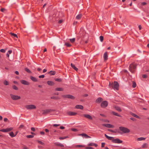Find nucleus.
<instances>
[{"label":"nucleus","instance_id":"f257e3e1","mask_svg":"<svg viewBox=\"0 0 149 149\" xmlns=\"http://www.w3.org/2000/svg\"><path fill=\"white\" fill-rule=\"evenodd\" d=\"M104 135L107 139L109 140H111L112 141L113 143H122L123 142L122 141L118 139H113L114 138L113 137L109 136L106 134H105Z\"/></svg>","mask_w":149,"mask_h":149},{"label":"nucleus","instance_id":"f03ea898","mask_svg":"<svg viewBox=\"0 0 149 149\" xmlns=\"http://www.w3.org/2000/svg\"><path fill=\"white\" fill-rule=\"evenodd\" d=\"M137 66L136 64L133 63L130 65L129 69L132 73H134L135 71Z\"/></svg>","mask_w":149,"mask_h":149},{"label":"nucleus","instance_id":"7ed1b4c3","mask_svg":"<svg viewBox=\"0 0 149 149\" xmlns=\"http://www.w3.org/2000/svg\"><path fill=\"white\" fill-rule=\"evenodd\" d=\"M120 130L122 131L124 133H127L130 132V130L128 128L123 127H119Z\"/></svg>","mask_w":149,"mask_h":149},{"label":"nucleus","instance_id":"20e7f679","mask_svg":"<svg viewBox=\"0 0 149 149\" xmlns=\"http://www.w3.org/2000/svg\"><path fill=\"white\" fill-rule=\"evenodd\" d=\"M55 111V110L53 109H47L44 110L42 111L43 112L42 114L44 115H46L47 114L51 112L52 111Z\"/></svg>","mask_w":149,"mask_h":149},{"label":"nucleus","instance_id":"39448f33","mask_svg":"<svg viewBox=\"0 0 149 149\" xmlns=\"http://www.w3.org/2000/svg\"><path fill=\"white\" fill-rule=\"evenodd\" d=\"M25 107L27 109L31 110L36 108V106L33 104L27 105H25Z\"/></svg>","mask_w":149,"mask_h":149},{"label":"nucleus","instance_id":"423d86ee","mask_svg":"<svg viewBox=\"0 0 149 149\" xmlns=\"http://www.w3.org/2000/svg\"><path fill=\"white\" fill-rule=\"evenodd\" d=\"M108 102L107 101H102L101 104V107L103 108H105L107 107L108 105Z\"/></svg>","mask_w":149,"mask_h":149},{"label":"nucleus","instance_id":"0eeeda50","mask_svg":"<svg viewBox=\"0 0 149 149\" xmlns=\"http://www.w3.org/2000/svg\"><path fill=\"white\" fill-rule=\"evenodd\" d=\"M62 97L64 98H70L72 100H74L75 98L74 96L70 95H63Z\"/></svg>","mask_w":149,"mask_h":149},{"label":"nucleus","instance_id":"6e6552de","mask_svg":"<svg viewBox=\"0 0 149 149\" xmlns=\"http://www.w3.org/2000/svg\"><path fill=\"white\" fill-rule=\"evenodd\" d=\"M11 98L14 100H17L20 99L21 98V97L20 96L18 95H15L13 94H11L10 95Z\"/></svg>","mask_w":149,"mask_h":149},{"label":"nucleus","instance_id":"1a4fd4ad","mask_svg":"<svg viewBox=\"0 0 149 149\" xmlns=\"http://www.w3.org/2000/svg\"><path fill=\"white\" fill-rule=\"evenodd\" d=\"M119 85L117 81L114 82L113 88H115L116 90H118L119 89Z\"/></svg>","mask_w":149,"mask_h":149},{"label":"nucleus","instance_id":"9d476101","mask_svg":"<svg viewBox=\"0 0 149 149\" xmlns=\"http://www.w3.org/2000/svg\"><path fill=\"white\" fill-rule=\"evenodd\" d=\"M13 130L12 127L7 128L6 129H3L0 130V131L3 132H7Z\"/></svg>","mask_w":149,"mask_h":149},{"label":"nucleus","instance_id":"9b49d317","mask_svg":"<svg viewBox=\"0 0 149 149\" xmlns=\"http://www.w3.org/2000/svg\"><path fill=\"white\" fill-rule=\"evenodd\" d=\"M20 82L22 84L25 85H29L30 84L29 82L23 80H20Z\"/></svg>","mask_w":149,"mask_h":149},{"label":"nucleus","instance_id":"f8f14e48","mask_svg":"<svg viewBox=\"0 0 149 149\" xmlns=\"http://www.w3.org/2000/svg\"><path fill=\"white\" fill-rule=\"evenodd\" d=\"M83 116L90 120H92L93 119L92 116L89 114H84L83 115Z\"/></svg>","mask_w":149,"mask_h":149},{"label":"nucleus","instance_id":"ddd939ff","mask_svg":"<svg viewBox=\"0 0 149 149\" xmlns=\"http://www.w3.org/2000/svg\"><path fill=\"white\" fill-rule=\"evenodd\" d=\"M102 125L108 128H113L114 127L113 125L109 124H103Z\"/></svg>","mask_w":149,"mask_h":149},{"label":"nucleus","instance_id":"4468645a","mask_svg":"<svg viewBox=\"0 0 149 149\" xmlns=\"http://www.w3.org/2000/svg\"><path fill=\"white\" fill-rule=\"evenodd\" d=\"M68 115L70 116H75L77 114V113L74 112L69 111L67 112Z\"/></svg>","mask_w":149,"mask_h":149},{"label":"nucleus","instance_id":"2eb2a0df","mask_svg":"<svg viewBox=\"0 0 149 149\" xmlns=\"http://www.w3.org/2000/svg\"><path fill=\"white\" fill-rule=\"evenodd\" d=\"M79 136H81L83 137H84L86 138H91V137L88 136L86 134L84 133H82L79 134Z\"/></svg>","mask_w":149,"mask_h":149},{"label":"nucleus","instance_id":"dca6fc26","mask_svg":"<svg viewBox=\"0 0 149 149\" xmlns=\"http://www.w3.org/2000/svg\"><path fill=\"white\" fill-rule=\"evenodd\" d=\"M47 83L48 85L51 86H54L55 84L54 82L50 81H47Z\"/></svg>","mask_w":149,"mask_h":149},{"label":"nucleus","instance_id":"f3484780","mask_svg":"<svg viewBox=\"0 0 149 149\" xmlns=\"http://www.w3.org/2000/svg\"><path fill=\"white\" fill-rule=\"evenodd\" d=\"M103 100V99L101 97H98L96 100V102L97 103H100Z\"/></svg>","mask_w":149,"mask_h":149},{"label":"nucleus","instance_id":"a211bd4d","mask_svg":"<svg viewBox=\"0 0 149 149\" xmlns=\"http://www.w3.org/2000/svg\"><path fill=\"white\" fill-rule=\"evenodd\" d=\"M104 61H106L108 59V55L107 52H105L104 54Z\"/></svg>","mask_w":149,"mask_h":149},{"label":"nucleus","instance_id":"6ab92c4d","mask_svg":"<svg viewBox=\"0 0 149 149\" xmlns=\"http://www.w3.org/2000/svg\"><path fill=\"white\" fill-rule=\"evenodd\" d=\"M75 108L77 109H84V107L83 106L81 105H77L76 106Z\"/></svg>","mask_w":149,"mask_h":149},{"label":"nucleus","instance_id":"aec40b11","mask_svg":"<svg viewBox=\"0 0 149 149\" xmlns=\"http://www.w3.org/2000/svg\"><path fill=\"white\" fill-rule=\"evenodd\" d=\"M30 78L34 82H37L38 81V79L34 77L31 76L30 77Z\"/></svg>","mask_w":149,"mask_h":149},{"label":"nucleus","instance_id":"412c9836","mask_svg":"<svg viewBox=\"0 0 149 149\" xmlns=\"http://www.w3.org/2000/svg\"><path fill=\"white\" fill-rule=\"evenodd\" d=\"M54 144L55 145L57 146H60L61 147H64V146L63 144L57 142H55Z\"/></svg>","mask_w":149,"mask_h":149},{"label":"nucleus","instance_id":"4be33fe9","mask_svg":"<svg viewBox=\"0 0 149 149\" xmlns=\"http://www.w3.org/2000/svg\"><path fill=\"white\" fill-rule=\"evenodd\" d=\"M82 15L81 14H80L77 16L76 19L78 20H79L82 17Z\"/></svg>","mask_w":149,"mask_h":149},{"label":"nucleus","instance_id":"5701e85b","mask_svg":"<svg viewBox=\"0 0 149 149\" xmlns=\"http://www.w3.org/2000/svg\"><path fill=\"white\" fill-rule=\"evenodd\" d=\"M56 91H63L64 89L62 88H56L55 89Z\"/></svg>","mask_w":149,"mask_h":149},{"label":"nucleus","instance_id":"b1692460","mask_svg":"<svg viewBox=\"0 0 149 149\" xmlns=\"http://www.w3.org/2000/svg\"><path fill=\"white\" fill-rule=\"evenodd\" d=\"M56 72L54 71H50L48 72V74H49L50 75H54L56 74Z\"/></svg>","mask_w":149,"mask_h":149},{"label":"nucleus","instance_id":"393cba45","mask_svg":"<svg viewBox=\"0 0 149 149\" xmlns=\"http://www.w3.org/2000/svg\"><path fill=\"white\" fill-rule=\"evenodd\" d=\"M112 113L114 115L116 116H118L120 117H121L122 116L120 114H118L117 113H116L114 111H112Z\"/></svg>","mask_w":149,"mask_h":149},{"label":"nucleus","instance_id":"a878e982","mask_svg":"<svg viewBox=\"0 0 149 149\" xmlns=\"http://www.w3.org/2000/svg\"><path fill=\"white\" fill-rule=\"evenodd\" d=\"M71 66L72 68L75 70L76 71H77L78 70V69L75 66L74 64L71 63Z\"/></svg>","mask_w":149,"mask_h":149},{"label":"nucleus","instance_id":"bb28decb","mask_svg":"<svg viewBox=\"0 0 149 149\" xmlns=\"http://www.w3.org/2000/svg\"><path fill=\"white\" fill-rule=\"evenodd\" d=\"M88 145L89 146H94L96 147H97V144L93 143H90L88 144Z\"/></svg>","mask_w":149,"mask_h":149},{"label":"nucleus","instance_id":"cd10ccee","mask_svg":"<svg viewBox=\"0 0 149 149\" xmlns=\"http://www.w3.org/2000/svg\"><path fill=\"white\" fill-rule=\"evenodd\" d=\"M148 147V144L147 143H144L142 146V148H146Z\"/></svg>","mask_w":149,"mask_h":149},{"label":"nucleus","instance_id":"c85d7f7f","mask_svg":"<svg viewBox=\"0 0 149 149\" xmlns=\"http://www.w3.org/2000/svg\"><path fill=\"white\" fill-rule=\"evenodd\" d=\"M146 138L143 137H141L140 138H138L137 139V140L138 141H140L142 140H145Z\"/></svg>","mask_w":149,"mask_h":149},{"label":"nucleus","instance_id":"c756f323","mask_svg":"<svg viewBox=\"0 0 149 149\" xmlns=\"http://www.w3.org/2000/svg\"><path fill=\"white\" fill-rule=\"evenodd\" d=\"M51 98L56 100L60 99V98L58 96H52L51 97Z\"/></svg>","mask_w":149,"mask_h":149},{"label":"nucleus","instance_id":"7c9ffc66","mask_svg":"<svg viewBox=\"0 0 149 149\" xmlns=\"http://www.w3.org/2000/svg\"><path fill=\"white\" fill-rule=\"evenodd\" d=\"M115 109L116 110L119 112H121L122 111L120 108L119 107H115Z\"/></svg>","mask_w":149,"mask_h":149},{"label":"nucleus","instance_id":"2f4dec72","mask_svg":"<svg viewBox=\"0 0 149 149\" xmlns=\"http://www.w3.org/2000/svg\"><path fill=\"white\" fill-rule=\"evenodd\" d=\"M10 135L12 137H13L15 136V135L14 134L13 132H11L9 133Z\"/></svg>","mask_w":149,"mask_h":149},{"label":"nucleus","instance_id":"473e14b6","mask_svg":"<svg viewBox=\"0 0 149 149\" xmlns=\"http://www.w3.org/2000/svg\"><path fill=\"white\" fill-rule=\"evenodd\" d=\"M65 45L68 47H70L72 45L71 44H70L68 42L65 43Z\"/></svg>","mask_w":149,"mask_h":149},{"label":"nucleus","instance_id":"72a5a7b5","mask_svg":"<svg viewBox=\"0 0 149 149\" xmlns=\"http://www.w3.org/2000/svg\"><path fill=\"white\" fill-rule=\"evenodd\" d=\"M136 86V82L134 81H132V87L133 88H135Z\"/></svg>","mask_w":149,"mask_h":149},{"label":"nucleus","instance_id":"f704fd0d","mask_svg":"<svg viewBox=\"0 0 149 149\" xmlns=\"http://www.w3.org/2000/svg\"><path fill=\"white\" fill-rule=\"evenodd\" d=\"M25 70L26 72H27L29 73H31V71L27 68H25Z\"/></svg>","mask_w":149,"mask_h":149},{"label":"nucleus","instance_id":"c9c22d12","mask_svg":"<svg viewBox=\"0 0 149 149\" xmlns=\"http://www.w3.org/2000/svg\"><path fill=\"white\" fill-rule=\"evenodd\" d=\"M132 115L134 117H136V118H140V117L138 116V115H136V114L133 113L132 114Z\"/></svg>","mask_w":149,"mask_h":149},{"label":"nucleus","instance_id":"e433bc0d","mask_svg":"<svg viewBox=\"0 0 149 149\" xmlns=\"http://www.w3.org/2000/svg\"><path fill=\"white\" fill-rule=\"evenodd\" d=\"M68 136H65L64 137H60L59 138V139L60 140H63V139H65L68 138Z\"/></svg>","mask_w":149,"mask_h":149},{"label":"nucleus","instance_id":"4c0bfd02","mask_svg":"<svg viewBox=\"0 0 149 149\" xmlns=\"http://www.w3.org/2000/svg\"><path fill=\"white\" fill-rule=\"evenodd\" d=\"M10 34L12 36H13L15 37H16V38H18L17 35L15 34L11 33H10Z\"/></svg>","mask_w":149,"mask_h":149},{"label":"nucleus","instance_id":"58836bf2","mask_svg":"<svg viewBox=\"0 0 149 149\" xmlns=\"http://www.w3.org/2000/svg\"><path fill=\"white\" fill-rule=\"evenodd\" d=\"M37 141L38 143L41 144V145H44L45 144H44V143H43V142H42V141H39V140H37Z\"/></svg>","mask_w":149,"mask_h":149},{"label":"nucleus","instance_id":"ea45409f","mask_svg":"<svg viewBox=\"0 0 149 149\" xmlns=\"http://www.w3.org/2000/svg\"><path fill=\"white\" fill-rule=\"evenodd\" d=\"M13 88L14 89L16 90H18V88L15 85H14L13 86Z\"/></svg>","mask_w":149,"mask_h":149},{"label":"nucleus","instance_id":"a19ab883","mask_svg":"<svg viewBox=\"0 0 149 149\" xmlns=\"http://www.w3.org/2000/svg\"><path fill=\"white\" fill-rule=\"evenodd\" d=\"M3 84L5 85H7L9 84L8 82L6 80H5L3 82Z\"/></svg>","mask_w":149,"mask_h":149},{"label":"nucleus","instance_id":"79ce46f5","mask_svg":"<svg viewBox=\"0 0 149 149\" xmlns=\"http://www.w3.org/2000/svg\"><path fill=\"white\" fill-rule=\"evenodd\" d=\"M70 41L71 43H73L75 41V38H73L72 39H70Z\"/></svg>","mask_w":149,"mask_h":149},{"label":"nucleus","instance_id":"37998d69","mask_svg":"<svg viewBox=\"0 0 149 149\" xmlns=\"http://www.w3.org/2000/svg\"><path fill=\"white\" fill-rule=\"evenodd\" d=\"M26 137L28 138H32L34 136L33 135H29L26 136Z\"/></svg>","mask_w":149,"mask_h":149},{"label":"nucleus","instance_id":"c03bdc74","mask_svg":"<svg viewBox=\"0 0 149 149\" xmlns=\"http://www.w3.org/2000/svg\"><path fill=\"white\" fill-rule=\"evenodd\" d=\"M55 80L56 81H58V82H61L62 81V80L61 79H55Z\"/></svg>","mask_w":149,"mask_h":149},{"label":"nucleus","instance_id":"a18cd8bd","mask_svg":"<svg viewBox=\"0 0 149 149\" xmlns=\"http://www.w3.org/2000/svg\"><path fill=\"white\" fill-rule=\"evenodd\" d=\"M76 147H80V148H83L84 147V146L83 145H77L76 146Z\"/></svg>","mask_w":149,"mask_h":149},{"label":"nucleus","instance_id":"49530a36","mask_svg":"<svg viewBox=\"0 0 149 149\" xmlns=\"http://www.w3.org/2000/svg\"><path fill=\"white\" fill-rule=\"evenodd\" d=\"M100 41L101 42H102L103 41V39H104L103 37V36H101L100 37Z\"/></svg>","mask_w":149,"mask_h":149},{"label":"nucleus","instance_id":"de8ad7c7","mask_svg":"<svg viewBox=\"0 0 149 149\" xmlns=\"http://www.w3.org/2000/svg\"><path fill=\"white\" fill-rule=\"evenodd\" d=\"M108 131L109 132H112V133H116V132L114 131L113 130H111V129H108Z\"/></svg>","mask_w":149,"mask_h":149},{"label":"nucleus","instance_id":"09e8293b","mask_svg":"<svg viewBox=\"0 0 149 149\" xmlns=\"http://www.w3.org/2000/svg\"><path fill=\"white\" fill-rule=\"evenodd\" d=\"M142 77L143 78H146L147 77V75L146 74H143L142 75Z\"/></svg>","mask_w":149,"mask_h":149},{"label":"nucleus","instance_id":"8fccbe9b","mask_svg":"<svg viewBox=\"0 0 149 149\" xmlns=\"http://www.w3.org/2000/svg\"><path fill=\"white\" fill-rule=\"evenodd\" d=\"M71 130L72 131L75 132H77L78 131V130L77 129L75 128H72L71 129Z\"/></svg>","mask_w":149,"mask_h":149},{"label":"nucleus","instance_id":"3c124183","mask_svg":"<svg viewBox=\"0 0 149 149\" xmlns=\"http://www.w3.org/2000/svg\"><path fill=\"white\" fill-rule=\"evenodd\" d=\"M0 51L2 53H5V50L3 49H1L0 50Z\"/></svg>","mask_w":149,"mask_h":149},{"label":"nucleus","instance_id":"603ef678","mask_svg":"<svg viewBox=\"0 0 149 149\" xmlns=\"http://www.w3.org/2000/svg\"><path fill=\"white\" fill-rule=\"evenodd\" d=\"M45 77V75H42L39 76V77L40 78H43Z\"/></svg>","mask_w":149,"mask_h":149},{"label":"nucleus","instance_id":"864d4df0","mask_svg":"<svg viewBox=\"0 0 149 149\" xmlns=\"http://www.w3.org/2000/svg\"><path fill=\"white\" fill-rule=\"evenodd\" d=\"M86 149H93V147H87L86 148Z\"/></svg>","mask_w":149,"mask_h":149},{"label":"nucleus","instance_id":"5fc2aeb1","mask_svg":"<svg viewBox=\"0 0 149 149\" xmlns=\"http://www.w3.org/2000/svg\"><path fill=\"white\" fill-rule=\"evenodd\" d=\"M2 12H4L6 10V9L4 8H2L0 10Z\"/></svg>","mask_w":149,"mask_h":149},{"label":"nucleus","instance_id":"6e6d98bb","mask_svg":"<svg viewBox=\"0 0 149 149\" xmlns=\"http://www.w3.org/2000/svg\"><path fill=\"white\" fill-rule=\"evenodd\" d=\"M24 127V125H20V126L19 127V128H23Z\"/></svg>","mask_w":149,"mask_h":149},{"label":"nucleus","instance_id":"4d7b16f0","mask_svg":"<svg viewBox=\"0 0 149 149\" xmlns=\"http://www.w3.org/2000/svg\"><path fill=\"white\" fill-rule=\"evenodd\" d=\"M40 134L42 135H44L45 134V133L44 132L42 131L40 132Z\"/></svg>","mask_w":149,"mask_h":149},{"label":"nucleus","instance_id":"13d9d810","mask_svg":"<svg viewBox=\"0 0 149 149\" xmlns=\"http://www.w3.org/2000/svg\"><path fill=\"white\" fill-rule=\"evenodd\" d=\"M147 4V3L145 2H142L141 3V5H145Z\"/></svg>","mask_w":149,"mask_h":149},{"label":"nucleus","instance_id":"bf43d9fd","mask_svg":"<svg viewBox=\"0 0 149 149\" xmlns=\"http://www.w3.org/2000/svg\"><path fill=\"white\" fill-rule=\"evenodd\" d=\"M63 22V20H62V19H60V20H59L58 21V23H61L62 22Z\"/></svg>","mask_w":149,"mask_h":149},{"label":"nucleus","instance_id":"052dcab7","mask_svg":"<svg viewBox=\"0 0 149 149\" xmlns=\"http://www.w3.org/2000/svg\"><path fill=\"white\" fill-rule=\"evenodd\" d=\"M105 145V143H102V145H101L102 147H104V146Z\"/></svg>","mask_w":149,"mask_h":149},{"label":"nucleus","instance_id":"680f3d73","mask_svg":"<svg viewBox=\"0 0 149 149\" xmlns=\"http://www.w3.org/2000/svg\"><path fill=\"white\" fill-rule=\"evenodd\" d=\"M60 125V124H55L53 125V126L54 127H57V126H59Z\"/></svg>","mask_w":149,"mask_h":149},{"label":"nucleus","instance_id":"e2e57ef3","mask_svg":"<svg viewBox=\"0 0 149 149\" xmlns=\"http://www.w3.org/2000/svg\"><path fill=\"white\" fill-rule=\"evenodd\" d=\"M57 132L56 130H55L54 131V132H52V134H55V133H56V132Z\"/></svg>","mask_w":149,"mask_h":149},{"label":"nucleus","instance_id":"0e129e2a","mask_svg":"<svg viewBox=\"0 0 149 149\" xmlns=\"http://www.w3.org/2000/svg\"><path fill=\"white\" fill-rule=\"evenodd\" d=\"M23 149H29L26 146H24L23 147Z\"/></svg>","mask_w":149,"mask_h":149},{"label":"nucleus","instance_id":"69168bd1","mask_svg":"<svg viewBox=\"0 0 149 149\" xmlns=\"http://www.w3.org/2000/svg\"><path fill=\"white\" fill-rule=\"evenodd\" d=\"M31 130L33 131H35V128L34 127H32L31 128Z\"/></svg>","mask_w":149,"mask_h":149},{"label":"nucleus","instance_id":"338daca9","mask_svg":"<svg viewBox=\"0 0 149 149\" xmlns=\"http://www.w3.org/2000/svg\"><path fill=\"white\" fill-rule=\"evenodd\" d=\"M8 120V119L7 118H4V121L5 122H6Z\"/></svg>","mask_w":149,"mask_h":149},{"label":"nucleus","instance_id":"774afa93","mask_svg":"<svg viewBox=\"0 0 149 149\" xmlns=\"http://www.w3.org/2000/svg\"><path fill=\"white\" fill-rule=\"evenodd\" d=\"M12 52V50H9L8 52V53L9 54H11Z\"/></svg>","mask_w":149,"mask_h":149}]
</instances>
